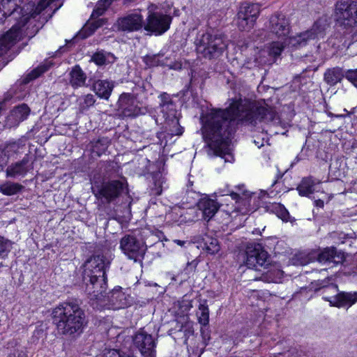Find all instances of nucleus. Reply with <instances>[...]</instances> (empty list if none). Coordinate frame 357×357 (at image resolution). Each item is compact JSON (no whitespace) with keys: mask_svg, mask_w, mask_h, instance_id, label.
<instances>
[{"mask_svg":"<svg viewBox=\"0 0 357 357\" xmlns=\"http://www.w3.org/2000/svg\"><path fill=\"white\" fill-rule=\"evenodd\" d=\"M50 67V64H45L42 65L40 66H38V68L33 69L30 73L27 75V76L24 78L23 82L24 84H26L29 82L30 81L36 79L40 75H41L43 73L46 72Z\"/></svg>","mask_w":357,"mask_h":357,"instance_id":"nucleus-36","label":"nucleus"},{"mask_svg":"<svg viewBox=\"0 0 357 357\" xmlns=\"http://www.w3.org/2000/svg\"><path fill=\"white\" fill-rule=\"evenodd\" d=\"M280 119L274 107L264 102H252L248 100H232L225 109H212L203 119V137L215 155L231 162L234 156L231 153V138L238 123L264 130L262 123H279Z\"/></svg>","mask_w":357,"mask_h":357,"instance_id":"nucleus-1","label":"nucleus"},{"mask_svg":"<svg viewBox=\"0 0 357 357\" xmlns=\"http://www.w3.org/2000/svg\"><path fill=\"white\" fill-rule=\"evenodd\" d=\"M109 6V1L107 0H99L97 2L91 14V35L107 22L106 18L99 17L102 16Z\"/></svg>","mask_w":357,"mask_h":357,"instance_id":"nucleus-21","label":"nucleus"},{"mask_svg":"<svg viewBox=\"0 0 357 357\" xmlns=\"http://www.w3.org/2000/svg\"><path fill=\"white\" fill-rule=\"evenodd\" d=\"M334 248H327L318 255V261L324 264H331Z\"/></svg>","mask_w":357,"mask_h":357,"instance_id":"nucleus-39","label":"nucleus"},{"mask_svg":"<svg viewBox=\"0 0 357 357\" xmlns=\"http://www.w3.org/2000/svg\"><path fill=\"white\" fill-rule=\"evenodd\" d=\"M172 17L160 13H151L146 19L144 29L154 33L155 35H162L170 26Z\"/></svg>","mask_w":357,"mask_h":357,"instance_id":"nucleus-16","label":"nucleus"},{"mask_svg":"<svg viewBox=\"0 0 357 357\" xmlns=\"http://www.w3.org/2000/svg\"><path fill=\"white\" fill-rule=\"evenodd\" d=\"M189 184H190V186L188 185V188H187V193H190V192H192L193 194H196L195 192H193L191 189H190V187L192 185V182H189Z\"/></svg>","mask_w":357,"mask_h":357,"instance_id":"nucleus-53","label":"nucleus"},{"mask_svg":"<svg viewBox=\"0 0 357 357\" xmlns=\"http://www.w3.org/2000/svg\"><path fill=\"white\" fill-rule=\"evenodd\" d=\"M67 48H68V47H65V46L61 47L59 48V51H60L61 52H65V51L66 50V49H67Z\"/></svg>","mask_w":357,"mask_h":357,"instance_id":"nucleus-55","label":"nucleus"},{"mask_svg":"<svg viewBox=\"0 0 357 357\" xmlns=\"http://www.w3.org/2000/svg\"><path fill=\"white\" fill-rule=\"evenodd\" d=\"M117 110L124 117H135L144 114L138 106L135 95L123 93L117 102Z\"/></svg>","mask_w":357,"mask_h":357,"instance_id":"nucleus-17","label":"nucleus"},{"mask_svg":"<svg viewBox=\"0 0 357 357\" xmlns=\"http://www.w3.org/2000/svg\"><path fill=\"white\" fill-rule=\"evenodd\" d=\"M113 88L114 84L107 80H98L93 84V91L96 95L105 100L109 99Z\"/></svg>","mask_w":357,"mask_h":357,"instance_id":"nucleus-24","label":"nucleus"},{"mask_svg":"<svg viewBox=\"0 0 357 357\" xmlns=\"http://www.w3.org/2000/svg\"><path fill=\"white\" fill-rule=\"evenodd\" d=\"M7 163V160L3 157V153L0 152V172L2 171Z\"/></svg>","mask_w":357,"mask_h":357,"instance_id":"nucleus-45","label":"nucleus"},{"mask_svg":"<svg viewBox=\"0 0 357 357\" xmlns=\"http://www.w3.org/2000/svg\"><path fill=\"white\" fill-rule=\"evenodd\" d=\"M104 357H130L129 356H122L116 349L105 350L103 354Z\"/></svg>","mask_w":357,"mask_h":357,"instance_id":"nucleus-43","label":"nucleus"},{"mask_svg":"<svg viewBox=\"0 0 357 357\" xmlns=\"http://www.w3.org/2000/svg\"><path fill=\"white\" fill-rule=\"evenodd\" d=\"M345 77L342 68L335 67L328 69L324 73V81L331 86L335 85Z\"/></svg>","mask_w":357,"mask_h":357,"instance_id":"nucleus-26","label":"nucleus"},{"mask_svg":"<svg viewBox=\"0 0 357 357\" xmlns=\"http://www.w3.org/2000/svg\"><path fill=\"white\" fill-rule=\"evenodd\" d=\"M314 204L316 206L319 208H323L324 206V201L321 199H317L314 201Z\"/></svg>","mask_w":357,"mask_h":357,"instance_id":"nucleus-49","label":"nucleus"},{"mask_svg":"<svg viewBox=\"0 0 357 357\" xmlns=\"http://www.w3.org/2000/svg\"><path fill=\"white\" fill-rule=\"evenodd\" d=\"M134 347L142 357H155L157 340L143 329H139L132 337Z\"/></svg>","mask_w":357,"mask_h":357,"instance_id":"nucleus-13","label":"nucleus"},{"mask_svg":"<svg viewBox=\"0 0 357 357\" xmlns=\"http://www.w3.org/2000/svg\"><path fill=\"white\" fill-rule=\"evenodd\" d=\"M38 29H39V28H38V27H37V28L36 29V30L34 31V32H35V33H36V32L38 31Z\"/></svg>","mask_w":357,"mask_h":357,"instance_id":"nucleus-60","label":"nucleus"},{"mask_svg":"<svg viewBox=\"0 0 357 357\" xmlns=\"http://www.w3.org/2000/svg\"><path fill=\"white\" fill-rule=\"evenodd\" d=\"M116 57L113 54L103 50H98L91 56V61L94 62L99 66L113 63Z\"/></svg>","mask_w":357,"mask_h":357,"instance_id":"nucleus-25","label":"nucleus"},{"mask_svg":"<svg viewBox=\"0 0 357 357\" xmlns=\"http://www.w3.org/2000/svg\"><path fill=\"white\" fill-rule=\"evenodd\" d=\"M245 264L248 268L261 271L271 264L270 256L259 243H250L245 250Z\"/></svg>","mask_w":357,"mask_h":357,"instance_id":"nucleus-9","label":"nucleus"},{"mask_svg":"<svg viewBox=\"0 0 357 357\" xmlns=\"http://www.w3.org/2000/svg\"><path fill=\"white\" fill-rule=\"evenodd\" d=\"M94 153V151H93V150L91 151V153Z\"/></svg>","mask_w":357,"mask_h":357,"instance_id":"nucleus-62","label":"nucleus"},{"mask_svg":"<svg viewBox=\"0 0 357 357\" xmlns=\"http://www.w3.org/2000/svg\"><path fill=\"white\" fill-rule=\"evenodd\" d=\"M23 26L13 24L6 34L0 37V56L6 54L20 38Z\"/></svg>","mask_w":357,"mask_h":357,"instance_id":"nucleus-19","label":"nucleus"},{"mask_svg":"<svg viewBox=\"0 0 357 357\" xmlns=\"http://www.w3.org/2000/svg\"><path fill=\"white\" fill-rule=\"evenodd\" d=\"M30 111L29 106L25 103H22L14 107L10 112V115L8 116V121L10 122L12 126L18 125L27 118Z\"/></svg>","mask_w":357,"mask_h":357,"instance_id":"nucleus-22","label":"nucleus"},{"mask_svg":"<svg viewBox=\"0 0 357 357\" xmlns=\"http://www.w3.org/2000/svg\"><path fill=\"white\" fill-rule=\"evenodd\" d=\"M327 24L325 20L319 19L311 29L299 33L294 36L289 37L288 45L299 48L305 46L310 41L323 37Z\"/></svg>","mask_w":357,"mask_h":357,"instance_id":"nucleus-10","label":"nucleus"},{"mask_svg":"<svg viewBox=\"0 0 357 357\" xmlns=\"http://www.w3.org/2000/svg\"><path fill=\"white\" fill-rule=\"evenodd\" d=\"M273 211L275 212L277 216L284 222H293L295 221V219L290 216L289 213L287 208L280 204H275L273 205Z\"/></svg>","mask_w":357,"mask_h":357,"instance_id":"nucleus-34","label":"nucleus"},{"mask_svg":"<svg viewBox=\"0 0 357 357\" xmlns=\"http://www.w3.org/2000/svg\"><path fill=\"white\" fill-rule=\"evenodd\" d=\"M261 193L263 194V196L266 195V192H261Z\"/></svg>","mask_w":357,"mask_h":357,"instance_id":"nucleus-61","label":"nucleus"},{"mask_svg":"<svg viewBox=\"0 0 357 357\" xmlns=\"http://www.w3.org/2000/svg\"><path fill=\"white\" fill-rule=\"evenodd\" d=\"M266 27L272 38L288 40L291 27L289 20L284 15L276 13L272 15Z\"/></svg>","mask_w":357,"mask_h":357,"instance_id":"nucleus-14","label":"nucleus"},{"mask_svg":"<svg viewBox=\"0 0 357 357\" xmlns=\"http://www.w3.org/2000/svg\"><path fill=\"white\" fill-rule=\"evenodd\" d=\"M70 75V82L73 87H79L84 84L86 76L79 66H76L73 68Z\"/></svg>","mask_w":357,"mask_h":357,"instance_id":"nucleus-28","label":"nucleus"},{"mask_svg":"<svg viewBox=\"0 0 357 357\" xmlns=\"http://www.w3.org/2000/svg\"><path fill=\"white\" fill-rule=\"evenodd\" d=\"M33 169V162L31 161L28 154L19 161L11 163L6 169L7 177L16 178L24 176Z\"/></svg>","mask_w":357,"mask_h":357,"instance_id":"nucleus-18","label":"nucleus"},{"mask_svg":"<svg viewBox=\"0 0 357 357\" xmlns=\"http://www.w3.org/2000/svg\"><path fill=\"white\" fill-rule=\"evenodd\" d=\"M41 331H36L34 332V334L37 333L38 335H39V333H40Z\"/></svg>","mask_w":357,"mask_h":357,"instance_id":"nucleus-58","label":"nucleus"},{"mask_svg":"<svg viewBox=\"0 0 357 357\" xmlns=\"http://www.w3.org/2000/svg\"><path fill=\"white\" fill-rule=\"evenodd\" d=\"M106 248L97 250L91 257V306L102 310L108 303L106 296V271L109 267L110 260L107 256Z\"/></svg>","mask_w":357,"mask_h":357,"instance_id":"nucleus-3","label":"nucleus"},{"mask_svg":"<svg viewBox=\"0 0 357 357\" xmlns=\"http://www.w3.org/2000/svg\"><path fill=\"white\" fill-rule=\"evenodd\" d=\"M328 116H333V114L331 112H328Z\"/></svg>","mask_w":357,"mask_h":357,"instance_id":"nucleus-59","label":"nucleus"},{"mask_svg":"<svg viewBox=\"0 0 357 357\" xmlns=\"http://www.w3.org/2000/svg\"><path fill=\"white\" fill-rule=\"evenodd\" d=\"M335 117H337V118H341V117H343L344 116L342 114H337V115H335Z\"/></svg>","mask_w":357,"mask_h":357,"instance_id":"nucleus-57","label":"nucleus"},{"mask_svg":"<svg viewBox=\"0 0 357 357\" xmlns=\"http://www.w3.org/2000/svg\"><path fill=\"white\" fill-rule=\"evenodd\" d=\"M142 15L138 11L128 14L118 20L119 29L124 31H135L142 28L144 25Z\"/></svg>","mask_w":357,"mask_h":357,"instance_id":"nucleus-20","label":"nucleus"},{"mask_svg":"<svg viewBox=\"0 0 357 357\" xmlns=\"http://www.w3.org/2000/svg\"><path fill=\"white\" fill-rule=\"evenodd\" d=\"M162 177V174L160 173H157L154 175V180H155V185L157 187V195H160L162 192V184L163 183V181H160V180L158 181H156L158 178H160Z\"/></svg>","mask_w":357,"mask_h":357,"instance_id":"nucleus-44","label":"nucleus"},{"mask_svg":"<svg viewBox=\"0 0 357 357\" xmlns=\"http://www.w3.org/2000/svg\"><path fill=\"white\" fill-rule=\"evenodd\" d=\"M195 44L197 54L208 59L218 58L227 47L221 35L208 31L199 33Z\"/></svg>","mask_w":357,"mask_h":357,"instance_id":"nucleus-7","label":"nucleus"},{"mask_svg":"<svg viewBox=\"0 0 357 357\" xmlns=\"http://www.w3.org/2000/svg\"><path fill=\"white\" fill-rule=\"evenodd\" d=\"M120 248L129 259L135 262H142L146 246L144 242L132 235H126L120 241Z\"/></svg>","mask_w":357,"mask_h":357,"instance_id":"nucleus-12","label":"nucleus"},{"mask_svg":"<svg viewBox=\"0 0 357 357\" xmlns=\"http://www.w3.org/2000/svg\"><path fill=\"white\" fill-rule=\"evenodd\" d=\"M335 17L345 34L357 32V1L340 0L335 4Z\"/></svg>","mask_w":357,"mask_h":357,"instance_id":"nucleus-8","label":"nucleus"},{"mask_svg":"<svg viewBox=\"0 0 357 357\" xmlns=\"http://www.w3.org/2000/svg\"><path fill=\"white\" fill-rule=\"evenodd\" d=\"M287 45H289L287 40L273 41L268 47V54L273 58H276L281 54Z\"/></svg>","mask_w":357,"mask_h":357,"instance_id":"nucleus-32","label":"nucleus"},{"mask_svg":"<svg viewBox=\"0 0 357 357\" xmlns=\"http://www.w3.org/2000/svg\"><path fill=\"white\" fill-rule=\"evenodd\" d=\"M114 295H116V298H120V297H123V294H121V292H119V293H114L113 294L112 296L114 297Z\"/></svg>","mask_w":357,"mask_h":357,"instance_id":"nucleus-54","label":"nucleus"},{"mask_svg":"<svg viewBox=\"0 0 357 357\" xmlns=\"http://www.w3.org/2000/svg\"><path fill=\"white\" fill-rule=\"evenodd\" d=\"M163 56V54L159 53L152 55H146L143 58V61L148 67H155L158 66H169L167 63V59L160 60V58Z\"/></svg>","mask_w":357,"mask_h":357,"instance_id":"nucleus-33","label":"nucleus"},{"mask_svg":"<svg viewBox=\"0 0 357 357\" xmlns=\"http://www.w3.org/2000/svg\"><path fill=\"white\" fill-rule=\"evenodd\" d=\"M345 77L356 88H357V68L354 70H348L345 73Z\"/></svg>","mask_w":357,"mask_h":357,"instance_id":"nucleus-41","label":"nucleus"},{"mask_svg":"<svg viewBox=\"0 0 357 357\" xmlns=\"http://www.w3.org/2000/svg\"><path fill=\"white\" fill-rule=\"evenodd\" d=\"M174 243H176L177 245H180V246H183L184 244L185 243V241H181V240H174Z\"/></svg>","mask_w":357,"mask_h":357,"instance_id":"nucleus-52","label":"nucleus"},{"mask_svg":"<svg viewBox=\"0 0 357 357\" xmlns=\"http://www.w3.org/2000/svg\"><path fill=\"white\" fill-rule=\"evenodd\" d=\"M134 1H135V0H123V3H124V4L130 3L133 2Z\"/></svg>","mask_w":357,"mask_h":357,"instance_id":"nucleus-56","label":"nucleus"},{"mask_svg":"<svg viewBox=\"0 0 357 357\" xmlns=\"http://www.w3.org/2000/svg\"><path fill=\"white\" fill-rule=\"evenodd\" d=\"M52 315L59 333L70 335L82 331L84 314L77 304L62 303L53 309Z\"/></svg>","mask_w":357,"mask_h":357,"instance_id":"nucleus-4","label":"nucleus"},{"mask_svg":"<svg viewBox=\"0 0 357 357\" xmlns=\"http://www.w3.org/2000/svg\"><path fill=\"white\" fill-rule=\"evenodd\" d=\"M91 190L100 202L98 206L109 204L118 197L123 190V183L119 181L102 183L101 185L92 186Z\"/></svg>","mask_w":357,"mask_h":357,"instance_id":"nucleus-11","label":"nucleus"},{"mask_svg":"<svg viewBox=\"0 0 357 357\" xmlns=\"http://www.w3.org/2000/svg\"><path fill=\"white\" fill-rule=\"evenodd\" d=\"M193 334V331L191 328L185 329L184 331L185 336H188Z\"/></svg>","mask_w":357,"mask_h":357,"instance_id":"nucleus-51","label":"nucleus"},{"mask_svg":"<svg viewBox=\"0 0 357 357\" xmlns=\"http://www.w3.org/2000/svg\"><path fill=\"white\" fill-rule=\"evenodd\" d=\"M13 354L15 357H26V353L22 349H16Z\"/></svg>","mask_w":357,"mask_h":357,"instance_id":"nucleus-46","label":"nucleus"},{"mask_svg":"<svg viewBox=\"0 0 357 357\" xmlns=\"http://www.w3.org/2000/svg\"><path fill=\"white\" fill-rule=\"evenodd\" d=\"M259 14V6L257 4L244 3L237 14V25L240 30L250 29Z\"/></svg>","mask_w":357,"mask_h":357,"instance_id":"nucleus-15","label":"nucleus"},{"mask_svg":"<svg viewBox=\"0 0 357 357\" xmlns=\"http://www.w3.org/2000/svg\"><path fill=\"white\" fill-rule=\"evenodd\" d=\"M199 322L203 325L206 326L209 322V310L206 301L200 303L199 305V312L197 313Z\"/></svg>","mask_w":357,"mask_h":357,"instance_id":"nucleus-35","label":"nucleus"},{"mask_svg":"<svg viewBox=\"0 0 357 357\" xmlns=\"http://www.w3.org/2000/svg\"><path fill=\"white\" fill-rule=\"evenodd\" d=\"M11 248V241L0 236V258L6 257L10 252Z\"/></svg>","mask_w":357,"mask_h":357,"instance_id":"nucleus-38","label":"nucleus"},{"mask_svg":"<svg viewBox=\"0 0 357 357\" xmlns=\"http://www.w3.org/2000/svg\"><path fill=\"white\" fill-rule=\"evenodd\" d=\"M89 23V20L86 22V24L82 27V29L71 40H66V45L70 44H75L80 39L82 40L86 38L89 35V26H88Z\"/></svg>","mask_w":357,"mask_h":357,"instance_id":"nucleus-37","label":"nucleus"},{"mask_svg":"<svg viewBox=\"0 0 357 357\" xmlns=\"http://www.w3.org/2000/svg\"><path fill=\"white\" fill-rule=\"evenodd\" d=\"M331 259V263L334 264H341L344 259V254L341 252H338L336 248H334L333 255Z\"/></svg>","mask_w":357,"mask_h":357,"instance_id":"nucleus-42","label":"nucleus"},{"mask_svg":"<svg viewBox=\"0 0 357 357\" xmlns=\"http://www.w3.org/2000/svg\"><path fill=\"white\" fill-rule=\"evenodd\" d=\"M310 289L315 292H320L323 299L328 301L331 306L351 307L357 302V292L340 291L337 285L330 282L329 278L311 282Z\"/></svg>","mask_w":357,"mask_h":357,"instance_id":"nucleus-6","label":"nucleus"},{"mask_svg":"<svg viewBox=\"0 0 357 357\" xmlns=\"http://www.w3.org/2000/svg\"><path fill=\"white\" fill-rule=\"evenodd\" d=\"M198 208L202 211L203 217L210 220L218 211V204L213 199L204 197L197 203Z\"/></svg>","mask_w":357,"mask_h":357,"instance_id":"nucleus-23","label":"nucleus"},{"mask_svg":"<svg viewBox=\"0 0 357 357\" xmlns=\"http://www.w3.org/2000/svg\"><path fill=\"white\" fill-rule=\"evenodd\" d=\"M202 249L208 254L215 255L220 251V245L218 240L209 235H206L203 238Z\"/></svg>","mask_w":357,"mask_h":357,"instance_id":"nucleus-27","label":"nucleus"},{"mask_svg":"<svg viewBox=\"0 0 357 357\" xmlns=\"http://www.w3.org/2000/svg\"><path fill=\"white\" fill-rule=\"evenodd\" d=\"M24 188L22 185L12 181H6L0 185V192L7 196L16 195Z\"/></svg>","mask_w":357,"mask_h":357,"instance_id":"nucleus-29","label":"nucleus"},{"mask_svg":"<svg viewBox=\"0 0 357 357\" xmlns=\"http://www.w3.org/2000/svg\"><path fill=\"white\" fill-rule=\"evenodd\" d=\"M89 262V259H87L84 264L82 265V266L81 267V269L83 268V271H82V277H83V280L84 281L86 279V277H89V275H87L86 274V270L85 269V267L87 264V263Z\"/></svg>","mask_w":357,"mask_h":357,"instance_id":"nucleus-47","label":"nucleus"},{"mask_svg":"<svg viewBox=\"0 0 357 357\" xmlns=\"http://www.w3.org/2000/svg\"><path fill=\"white\" fill-rule=\"evenodd\" d=\"M296 261L295 263L301 266H304L309 264L312 260L313 258L312 257L305 253H300L299 255H296Z\"/></svg>","mask_w":357,"mask_h":357,"instance_id":"nucleus-40","label":"nucleus"},{"mask_svg":"<svg viewBox=\"0 0 357 357\" xmlns=\"http://www.w3.org/2000/svg\"><path fill=\"white\" fill-rule=\"evenodd\" d=\"M298 193L301 196H310L315 190V183L312 178H304L297 187Z\"/></svg>","mask_w":357,"mask_h":357,"instance_id":"nucleus-30","label":"nucleus"},{"mask_svg":"<svg viewBox=\"0 0 357 357\" xmlns=\"http://www.w3.org/2000/svg\"><path fill=\"white\" fill-rule=\"evenodd\" d=\"M263 141L264 138L261 141H257L256 139H254V143L256 144V146H257V147L260 148L264 145Z\"/></svg>","mask_w":357,"mask_h":357,"instance_id":"nucleus-50","label":"nucleus"},{"mask_svg":"<svg viewBox=\"0 0 357 357\" xmlns=\"http://www.w3.org/2000/svg\"><path fill=\"white\" fill-rule=\"evenodd\" d=\"M23 0L0 1V23L7 17L16 21L15 24L24 26L31 17L42 14L44 22L51 18L52 15L62 6V0H35L21 6Z\"/></svg>","mask_w":357,"mask_h":357,"instance_id":"nucleus-2","label":"nucleus"},{"mask_svg":"<svg viewBox=\"0 0 357 357\" xmlns=\"http://www.w3.org/2000/svg\"><path fill=\"white\" fill-rule=\"evenodd\" d=\"M231 197L233 199H236L237 202H245L242 198L240 197L239 195L235 192L231 193Z\"/></svg>","mask_w":357,"mask_h":357,"instance_id":"nucleus-48","label":"nucleus"},{"mask_svg":"<svg viewBox=\"0 0 357 357\" xmlns=\"http://www.w3.org/2000/svg\"><path fill=\"white\" fill-rule=\"evenodd\" d=\"M24 148V144H22L20 142H13L7 144L4 149L0 152L3 153L4 158L6 157H12L14 154H20Z\"/></svg>","mask_w":357,"mask_h":357,"instance_id":"nucleus-31","label":"nucleus"},{"mask_svg":"<svg viewBox=\"0 0 357 357\" xmlns=\"http://www.w3.org/2000/svg\"><path fill=\"white\" fill-rule=\"evenodd\" d=\"M159 103L155 108L147 109L156 124H165V130L172 135H181L183 128L179 126L176 105L170 96L163 92L158 96Z\"/></svg>","mask_w":357,"mask_h":357,"instance_id":"nucleus-5","label":"nucleus"}]
</instances>
